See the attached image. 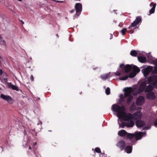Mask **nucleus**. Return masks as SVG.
<instances>
[{"mask_svg":"<svg viewBox=\"0 0 157 157\" xmlns=\"http://www.w3.org/2000/svg\"><path fill=\"white\" fill-rule=\"evenodd\" d=\"M112 110L117 113L120 117H122L123 119L126 121L132 120L133 117L132 114L128 113L125 114V108L124 106H120L116 104L113 105L112 106Z\"/></svg>","mask_w":157,"mask_h":157,"instance_id":"nucleus-1","label":"nucleus"},{"mask_svg":"<svg viewBox=\"0 0 157 157\" xmlns=\"http://www.w3.org/2000/svg\"><path fill=\"white\" fill-rule=\"evenodd\" d=\"M8 76V74L6 73H3L2 71L0 69V80L2 82H5L9 88H11L13 90H15L17 91L19 90L18 88L16 86L12 84L11 82H7L8 80L7 78H5Z\"/></svg>","mask_w":157,"mask_h":157,"instance_id":"nucleus-2","label":"nucleus"},{"mask_svg":"<svg viewBox=\"0 0 157 157\" xmlns=\"http://www.w3.org/2000/svg\"><path fill=\"white\" fill-rule=\"evenodd\" d=\"M132 87H126L123 90L124 92V96L125 98H127V104L129 105L132 101L133 99V97L131 94L132 92Z\"/></svg>","mask_w":157,"mask_h":157,"instance_id":"nucleus-3","label":"nucleus"},{"mask_svg":"<svg viewBox=\"0 0 157 157\" xmlns=\"http://www.w3.org/2000/svg\"><path fill=\"white\" fill-rule=\"evenodd\" d=\"M141 22V17H137L135 20L129 26L128 29H130L129 31L128 32L131 33H134V30L136 29L135 27L140 22Z\"/></svg>","mask_w":157,"mask_h":157,"instance_id":"nucleus-4","label":"nucleus"},{"mask_svg":"<svg viewBox=\"0 0 157 157\" xmlns=\"http://www.w3.org/2000/svg\"><path fill=\"white\" fill-rule=\"evenodd\" d=\"M148 83L153 85L154 87L157 88V76H152L147 79Z\"/></svg>","mask_w":157,"mask_h":157,"instance_id":"nucleus-5","label":"nucleus"},{"mask_svg":"<svg viewBox=\"0 0 157 157\" xmlns=\"http://www.w3.org/2000/svg\"><path fill=\"white\" fill-rule=\"evenodd\" d=\"M75 9L76 10V13L74 16L76 15L78 17L81 14L82 10V5L80 3H76L75 5Z\"/></svg>","mask_w":157,"mask_h":157,"instance_id":"nucleus-6","label":"nucleus"},{"mask_svg":"<svg viewBox=\"0 0 157 157\" xmlns=\"http://www.w3.org/2000/svg\"><path fill=\"white\" fill-rule=\"evenodd\" d=\"M153 70V67L149 66L143 69L141 71L143 73L144 76L146 77L151 72H152Z\"/></svg>","mask_w":157,"mask_h":157,"instance_id":"nucleus-7","label":"nucleus"},{"mask_svg":"<svg viewBox=\"0 0 157 157\" xmlns=\"http://www.w3.org/2000/svg\"><path fill=\"white\" fill-rule=\"evenodd\" d=\"M0 98L3 100L6 101L10 104H12L13 102V100L9 96L5 95L3 94H2L0 95Z\"/></svg>","mask_w":157,"mask_h":157,"instance_id":"nucleus-8","label":"nucleus"},{"mask_svg":"<svg viewBox=\"0 0 157 157\" xmlns=\"http://www.w3.org/2000/svg\"><path fill=\"white\" fill-rule=\"evenodd\" d=\"M126 146L125 142L123 140L119 141L117 144V146L120 148L121 151H123Z\"/></svg>","mask_w":157,"mask_h":157,"instance_id":"nucleus-9","label":"nucleus"},{"mask_svg":"<svg viewBox=\"0 0 157 157\" xmlns=\"http://www.w3.org/2000/svg\"><path fill=\"white\" fill-rule=\"evenodd\" d=\"M144 98L143 96H140L137 98L136 100V105H142L144 102Z\"/></svg>","mask_w":157,"mask_h":157,"instance_id":"nucleus-10","label":"nucleus"},{"mask_svg":"<svg viewBox=\"0 0 157 157\" xmlns=\"http://www.w3.org/2000/svg\"><path fill=\"white\" fill-rule=\"evenodd\" d=\"M146 85V82H143L140 85L139 89L138 92V93H142L144 90H145Z\"/></svg>","mask_w":157,"mask_h":157,"instance_id":"nucleus-11","label":"nucleus"},{"mask_svg":"<svg viewBox=\"0 0 157 157\" xmlns=\"http://www.w3.org/2000/svg\"><path fill=\"white\" fill-rule=\"evenodd\" d=\"M147 98L150 100H154L156 97L154 93L153 92H151L147 94Z\"/></svg>","mask_w":157,"mask_h":157,"instance_id":"nucleus-12","label":"nucleus"},{"mask_svg":"<svg viewBox=\"0 0 157 157\" xmlns=\"http://www.w3.org/2000/svg\"><path fill=\"white\" fill-rule=\"evenodd\" d=\"M156 5V3H154L153 2H151V3L150 4V6H152V7L149 11V13L148 14L149 15H150L151 14L153 13H154Z\"/></svg>","mask_w":157,"mask_h":157,"instance_id":"nucleus-13","label":"nucleus"},{"mask_svg":"<svg viewBox=\"0 0 157 157\" xmlns=\"http://www.w3.org/2000/svg\"><path fill=\"white\" fill-rule=\"evenodd\" d=\"M136 140H137L141 139L143 136V132H139L134 134Z\"/></svg>","mask_w":157,"mask_h":157,"instance_id":"nucleus-14","label":"nucleus"},{"mask_svg":"<svg viewBox=\"0 0 157 157\" xmlns=\"http://www.w3.org/2000/svg\"><path fill=\"white\" fill-rule=\"evenodd\" d=\"M136 124L137 127H140L145 125V122L143 121L138 120L136 121Z\"/></svg>","mask_w":157,"mask_h":157,"instance_id":"nucleus-15","label":"nucleus"},{"mask_svg":"<svg viewBox=\"0 0 157 157\" xmlns=\"http://www.w3.org/2000/svg\"><path fill=\"white\" fill-rule=\"evenodd\" d=\"M132 146H128L125 147L124 148L125 151L127 153H130L132 152Z\"/></svg>","mask_w":157,"mask_h":157,"instance_id":"nucleus-16","label":"nucleus"},{"mask_svg":"<svg viewBox=\"0 0 157 157\" xmlns=\"http://www.w3.org/2000/svg\"><path fill=\"white\" fill-rule=\"evenodd\" d=\"M132 66L131 65H127L125 67V72L128 73L132 69Z\"/></svg>","mask_w":157,"mask_h":157,"instance_id":"nucleus-17","label":"nucleus"},{"mask_svg":"<svg viewBox=\"0 0 157 157\" xmlns=\"http://www.w3.org/2000/svg\"><path fill=\"white\" fill-rule=\"evenodd\" d=\"M127 132L124 130L122 129L120 131L118 132V134L120 136H124L127 135Z\"/></svg>","mask_w":157,"mask_h":157,"instance_id":"nucleus-18","label":"nucleus"},{"mask_svg":"<svg viewBox=\"0 0 157 157\" xmlns=\"http://www.w3.org/2000/svg\"><path fill=\"white\" fill-rule=\"evenodd\" d=\"M138 59L139 61L141 63H144L146 61V58L144 56H138Z\"/></svg>","mask_w":157,"mask_h":157,"instance_id":"nucleus-19","label":"nucleus"},{"mask_svg":"<svg viewBox=\"0 0 157 157\" xmlns=\"http://www.w3.org/2000/svg\"><path fill=\"white\" fill-rule=\"evenodd\" d=\"M134 122L131 120L128 122H126V127H132L134 125Z\"/></svg>","mask_w":157,"mask_h":157,"instance_id":"nucleus-20","label":"nucleus"},{"mask_svg":"<svg viewBox=\"0 0 157 157\" xmlns=\"http://www.w3.org/2000/svg\"><path fill=\"white\" fill-rule=\"evenodd\" d=\"M153 87L152 86L149 85L146 88L145 92L146 93L151 91L153 90Z\"/></svg>","mask_w":157,"mask_h":157,"instance_id":"nucleus-21","label":"nucleus"},{"mask_svg":"<svg viewBox=\"0 0 157 157\" xmlns=\"http://www.w3.org/2000/svg\"><path fill=\"white\" fill-rule=\"evenodd\" d=\"M133 71L135 73H139L140 71V68L138 67L137 66L134 65L132 67Z\"/></svg>","mask_w":157,"mask_h":157,"instance_id":"nucleus-22","label":"nucleus"},{"mask_svg":"<svg viewBox=\"0 0 157 157\" xmlns=\"http://www.w3.org/2000/svg\"><path fill=\"white\" fill-rule=\"evenodd\" d=\"M110 76L109 73H107L106 74L101 75L100 76L101 78L103 80L106 79Z\"/></svg>","mask_w":157,"mask_h":157,"instance_id":"nucleus-23","label":"nucleus"},{"mask_svg":"<svg viewBox=\"0 0 157 157\" xmlns=\"http://www.w3.org/2000/svg\"><path fill=\"white\" fill-rule=\"evenodd\" d=\"M124 98L123 94H121L120 95V99L119 101L120 104H121V103L124 101Z\"/></svg>","mask_w":157,"mask_h":157,"instance_id":"nucleus-24","label":"nucleus"},{"mask_svg":"<svg viewBox=\"0 0 157 157\" xmlns=\"http://www.w3.org/2000/svg\"><path fill=\"white\" fill-rule=\"evenodd\" d=\"M137 52L134 50H132L130 53V55L134 57H136L137 55Z\"/></svg>","mask_w":157,"mask_h":157,"instance_id":"nucleus-25","label":"nucleus"},{"mask_svg":"<svg viewBox=\"0 0 157 157\" xmlns=\"http://www.w3.org/2000/svg\"><path fill=\"white\" fill-rule=\"evenodd\" d=\"M127 138L130 140L135 137L134 134L129 133H127Z\"/></svg>","mask_w":157,"mask_h":157,"instance_id":"nucleus-26","label":"nucleus"},{"mask_svg":"<svg viewBox=\"0 0 157 157\" xmlns=\"http://www.w3.org/2000/svg\"><path fill=\"white\" fill-rule=\"evenodd\" d=\"M128 78V75H126L124 76L120 77L119 79L121 80H126Z\"/></svg>","mask_w":157,"mask_h":157,"instance_id":"nucleus-27","label":"nucleus"},{"mask_svg":"<svg viewBox=\"0 0 157 157\" xmlns=\"http://www.w3.org/2000/svg\"><path fill=\"white\" fill-rule=\"evenodd\" d=\"M125 66L124 65V64L123 63L121 64L120 66V67L121 68V72H122L123 73L124 72V70L125 68Z\"/></svg>","mask_w":157,"mask_h":157,"instance_id":"nucleus-28","label":"nucleus"},{"mask_svg":"<svg viewBox=\"0 0 157 157\" xmlns=\"http://www.w3.org/2000/svg\"><path fill=\"white\" fill-rule=\"evenodd\" d=\"M129 31V30L128 31L127 29L124 28L120 32L121 33L122 35H124L125 34L126 32L128 33V31Z\"/></svg>","mask_w":157,"mask_h":157,"instance_id":"nucleus-29","label":"nucleus"},{"mask_svg":"<svg viewBox=\"0 0 157 157\" xmlns=\"http://www.w3.org/2000/svg\"><path fill=\"white\" fill-rule=\"evenodd\" d=\"M136 109V106L134 103H132L130 107V110L131 111H133L135 110Z\"/></svg>","mask_w":157,"mask_h":157,"instance_id":"nucleus-30","label":"nucleus"},{"mask_svg":"<svg viewBox=\"0 0 157 157\" xmlns=\"http://www.w3.org/2000/svg\"><path fill=\"white\" fill-rule=\"evenodd\" d=\"M136 75V74L134 72H131L130 73L128 76V77L130 78H133Z\"/></svg>","mask_w":157,"mask_h":157,"instance_id":"nucleus-31","label":"nucleus"},{"mask_svg":"<svg viewBox=\"0 0 157 157\" xmlns=\"http://www.w3.org/2000/svg\"><path fill=\"white\" fill-rule=\"evenodd\" d=\"M134 116L135 117H136L137 118H140V112H137L135 113L134 114Z\"/></svg>","mask_w":157,"mask_h":157,"instance_id":"nucleus-32","label":"nucleus"},{"mask_svg":"<svg viewBox=\"0 0 157 157\" xmlns=\"http://www.w3.org/2000/svg\"><path fill=\"white\" fill-rule=\"evenodd\" d=\"M152 73L154 74H157V66L155 67L154 69L152 71Z\"/></svg>","mask_w":157,"mask_h":157,"instance_id":"nucleus-33","label":"nucleus"},{"mask_svg":"<svg viewBox=\"0 0 157 157\" xmlns=\"http://www.w3.org/2000/svg\"><path fill=\"white\" fill-rule=\"evenodd\" d=\"M105 93L107 95H109L110 94V89L109 87H107L105 89Z\"/></svg>","mask_w":157,"mask_h":157,"instance_id":"nucleus-34","label":"nucleus"},{"mask_svg":"<svg viewBox=\"0 0 157 157\" xmlns=\"http://www.w3.org/2000/svg\"><path fill=\"white\" fill-rule=\"evenodd\" d=\"M95 151L98 153H100L101 152L100 149L98 147L95 148Z\"/></svg>","mask_w":157,"mask_h":157,"instance_id":"nucleus-35","label":"nucleus"},{"mask_svg":"<svg viewBox=\"0 0 157 157\" xmlns=\"http://www.w3.org/2000/svg\"><path fill=\"white\" fill-rule=\"evenodd\" d=\"M125 126H126V122H122L121 124V127L122 128H124Z\"/></svg>","mask_w":157,"mask_h":157,"instance_id":"nucleus-36","label":"nucleus"},{"mask_svg":"<svg viewBox=\"0 0 157 157\" xmlns=\"http://www.w3.org/2000/svg\"><path fill=\"white\" fill-rule=\"evenodd\" d=\"M121 72L120 71H117L116 73H115V75L117 76H120L121 75Z\"/></svg>","mask_w":157,"mask_h":157,"instance_id":"nucleus-37","label":"nucleus"},{"mask_svg":"<svg viewBox=\"0 0 157 157\" xmlns=\"http://www.w3.org/2000/svg\"><path fill=\"white\" fill-rule=\"evenodd\" d=\"M153 63L156 65H157V59H155L153 61Z\"/></svg>","mask_w":157,"mask_h":157,"instance_id":"nucleus-38","label":"nucleus"},{"mask_svg":"<svg viewBox=\"0 0 157 157\" xmlns=\"http://www.w3.org/2000/svg\"><path fill=\"white\" fill-rule=\"evenodd\" d=\"M30 79L32 81H34V77L33 75H31L30 77Z\"/></svg>","mask_w":157,"mask_h":157,"instance_id":"nucleus-39","label":"nucleus"},{"mask_svg":"<svg viewBox=\"0 0 157 157\" xmlns=\"http://www.w3.org/2000/svg\"><path fill=\"white\" fill-rule=\"evenodd\" d=\"M154 124L155 126H157V118L155 120L154 123Z\"/></svg>","mask_w":157,"mask_h":157,"instance_id":"nucleus-40","label":"nucleus"},{"mask_svg":"<svg viewBox=\"0 0 157 157\" xmlns=\"http://www.w3.org/2000/svg\"><path fill=\"white\" fill-rule=\"evenodd\" d=\"M150 128V127L149 126H147L144 127V130H147L148 129Z\"/></svg>","mask_w":157,"mask_h":157,"instance_id":"nucleus-41","label":"nucleus"},{"mask_svg":"<svg viewBox=\"0 0 157 157\" xmlns=\"http://www.w3.org/2000/svg\"><path fill=\"white\" fill-rule=\"evenodd\" d=\"M75 11V10L74 9H73L72 10H71V11H70V13H74Z\"/></svg>","mask_w":157,"mask_h":157,"instance_id":"nucleus-42","label":"nucleus"},{"mask_svg":"<svg viewBox=\"0 0 157 157\" xmlns=\"http://www.w3.org/2000/svg\"><path fill=\"white\" fill-rule=\"evenodd\" d=\"M1 42L3 44H5V42L4 40H3V41H1Z\"/></svg>","mask_w":157,"mask_h":157,"instance_id":"nucleus-43","label":"nucleus"},{"mask_svg":"<svg viewBox=\"0 0 157 157\" xmlns=\"http://www.w3.org/2000/svg\"><path fill=\"white\" fill-rule=\"evenodd\" d=\"M55 2H63V1H55Z\"/></svg>","mask_w":157,"mask_h":157,"instance_id":"nucleus-44","label":"nucleus"},{"mask_svg":"<svg viewBox=\"0 0 157 157\" xmlns=\"http://www.w3.org/2000/svg\"><path fill=\"white\" fill-rule=\"evenodd\" d=\"M21 22L22 24H24V23L22 20H21Z\"/></svg>","mask_w":157,"mask_h":157,"instance_id":"nucleus-45","label":"nucleus"},{"mask_svg":"<svg viewBox=\"0 0 157 157\" xmlns=\"http://www.w3.org/2000/svg\"><path fill=\"white\" fill-rule=\"evenodd\" d=\"M29 148L30 149H31V147L30 146H29Z\"/></svg>","mask_w":157,"mask_h":157,"instance_id":"nucleus-46","label":"nucleus"},{"mask_svg":"<svg viewBox=\"0 0 157 157\" xmlns=\"http://www.w3.org/2000/svg\"><path fill=\"white\" fill-rule=\"evenodd\" d=\"M56 36L58 37H59V36H58V34H57L56 35Z\"/></svg>","mask_w":157,"mask_h":157,"instance_id":"nucleus-47","label":"nucleus"},{"mask_svg":"<svg viewBox=\"0 0 157 157\" xmlns=\"http://www.w3.org/2000/svg\"><path fill=\"white\" fill-rule=\"evenodd\" d=\"M19 1H21L22 0H18Z\"/></svg>","mask_w":157,"mask_h":157,"instance_id":"nucleus-48","label":"nucleus"},{"mask_svg":"<svg viewBox=\"0 0 157 157\" xmlns=\"http://www.w3.org/2000/svg\"><path fill=\"white\" fill-rule=\"evenodd\" d=\"M48 131L49 132H52V130H49Z\"/></svg>","mask_w":157,"mask_h":157,"instance_id":"nucleus-49","label":"nucleus"}]
</instances>
